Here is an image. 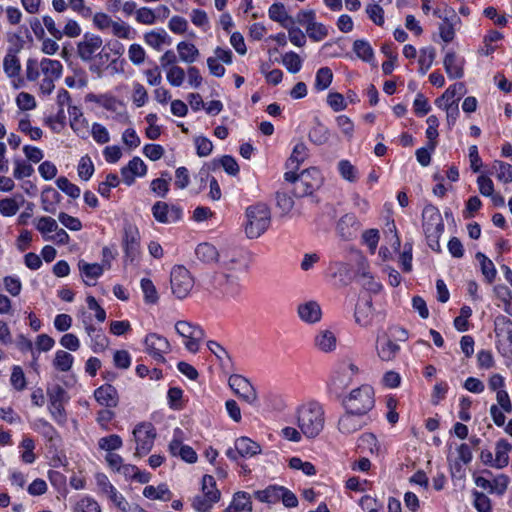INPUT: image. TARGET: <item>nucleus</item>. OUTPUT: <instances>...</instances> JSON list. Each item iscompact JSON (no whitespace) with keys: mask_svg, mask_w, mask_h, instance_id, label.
<instances>
[{"mask_svg":"<svg viewBox=\"0 0 512 512\" xmlns=\"http://www.w3.org/2000/svg\"><path fill=\"white\" fill-rule=\"evenodd\" d=\"M154 218L164 224L175 223L183 216V211L175 205H168L165 202H156L152 207Z\"/></svg>","mask_w":512,"mask_h":512,"instance_id":"obj_16","label":"nucleus"},{"mask_svg":"<svg viewBox=\"0 0 512 512\" xmlns=\"http://www.w3.org/2000/svg\"><path fill=\"white\" fill-rule=\"evenodd\" d=\"M147 173V166L139 157H133L129 163L121 169V176L125 184L130 186L136 177H143Z\"/></svg>","mask_w":512,"mask_h":512,"instance_id":"obj_21","label":"nucleus"},{"mask_svg":"<svg viewBox=\"0 0 512 512\" xmlns=\"http://www.w3.org/2000/svg\"><path fill=\"white\" fill-rule=\"evenodd\" d=\"M143 496L151 500L169 501L172 493L166 484H160L157 487L148 485L143 489Z\"/></svg>","mask_w":512,"mask_h":512,"instance_id":"obj_43","label":"nucleus"},{"mask_svg":"<svg viewBox=\"0 0 512 512\" xmlns=\"http://www.w3.org/2000/svg\"><path fill=\"white\" fill-rule=\"evenodd\" d=\"M337 169L341 177L348 182H356L359 178L357 168L349 160H340Z\"/></svg>","mask_w":512,"mask_h":512,"instance_id":"obj_49","label":"nucleus"},{"mask_svg":"<svg viewBox=\"0 0 512 512\" xmlns=\"http://www.w3.org/2000/svg\"><path fill=\"white\" fill-rule=\"evenodd\" d=\"M63 73V65L59 60L42 58H28L25 64L26 79L30 82L38 81L39 93L50 95L55 89V82Z\"/></svg>","mask_w":512,"mask_h":512,"instance_id":"obj_2","label":"nucleus"},{"mask_svg":"<svg viewBox=\"0 0 512 512\" xmlns=\"http://www.w3.org/2000/svg\"><path fill=\"white\" fill-rule=\"evenodd\" d=\"M19 448H21L23 450V452L21 453V456H20L22 462H24L25 464H32L35 462V460H36V455L34 453L35 442L31 437L24 436L19 445Z\"/></svg>","mask_w":512,"mask_h":512,"instance_id":"obj_51","label":"nucleus"},{"mask_svg":"<svg viewBox=\"0 0 512 512\" xmlns=\"http://www.w3.org/2000/svg\"><path fill=\"white\" fill-rule=\"evenodd\" d=\"M229 386L243 401L254 404L257 400V393L251 383L241 375H231Z\"/></svg>","mask_w":512,"mask_h":512,"instance_id":"obj_15","label":"nucleus"},{"mask_svg":"<svg viewBox=\"0 0 512 512\" xmlns=\"http://www.w3.org/2000/svg\"><path fill=\"white\" fill-rule=\"evenodd\" d=\"M474 497L473 506L478 512H488L492 510V504L490 498L483 492L477 490L472 493Z\"/></svg>","mask_w":512,"mask_h":512,"instance_id":"obj_63","label":"nucleus"},{"mask_svg":"<svg viewBox=\"0 0 512 512\" xmlns=\"http://www.w3.org/2000/svg\"><path fill=\"white\" fill-rule=\"evenodd\" d=\"M353 51L365 62H371L374 58V52L369 42L366 40H356L353 43Z\"/></svg>","mask_w":512,"mask_h":512,"instance_id":"obj_55","label":"nucleus"},{"mask_svg":"<svg viewBox=\"0 0 512 512\" xmlns=\"http://www.w3.org/2000/svg\"><path fill=\"white\" fill-rule=\"evenodd\" d=\"M34 226L42 235L43 239L48 241V238L52 235L51 233L57 230L58 223L50 216H41L34 219Z\"/></svg>","mask_w":512,"mask_h":512,"instance_id":"obj_40","label":"nucleus"},{"mask_svg":"<svg viewBox=\"0 0 512 512\" xmlns=\"http://www.w3.org/2000/svg\"><path fill=\"white\" fill-rule=\"evenodd\" d=\"M110 32L115 37L127 40L133 39L135 35L133 28L129 24L121 20L114 21Z\"/></svg>","mask_w":512,"mask_h":512,"instance_id":"obj_57","label":"nucleus"},{"mask_svg":"<svg viewBox=\"0 0 512 512\" xmlns=\"http://www.w3.org/2000/svg\"><path fill=\"white\" fill-rule=\"evenodd\" d=\"M332 80V70L329 67H321L316 72L314 88L317 91H324L331 85Z\"/></svg>","mask_w":512,"mask_h":512,"instance_id":"obj_48","label":"nucleus"},{"mask_svg":"<svg viewBox=\"0 0 512 512\" xmlns=\"http://www.w3.org/2000/svg\"><path fill=\"white\" fill-rule=\"evenodd\" d=\"M309 140L316 145H324L330 138L329 129L323 124H316L309 131Z\"/></svg>","mask_w":512,"mask_h":512,"instance_id":"obj_50","label":"nucleus"},{"mask_svg":"<svg viewBox=\"0 0 512 512\" xmlns=\"http://www.w3.org/2000/svg\"><path fill=\"white\" fill-rule=\"evenodd\" d=\"M252 511L251 496L249 493L239 491L234 494L232 502L225 509V512H243Z\"/></svg>","mask_w":512,"mask_h":512,"instance_id":"obj_36","label":"nucleus"},{"mask_svg":"<svg viewBox=\"0 0 512 512\" xmlns=\"http://www.w3.org/2000/svg\"><path fill=\"white\" fill-rule=\"evenodd\" d=\"M18 130L26 134L31 140H39L43 135V131L39 127L31 125L28 115H23L18 122Z\"/></svg>","mask_w":512,"mask_h":512,"instance_id":"obj_47","label":"nucleus"},{"mask_svg":"<svg viewBox=\"0 0 512 512\" xmlns=\"http://www.w3.org/2000/svg\"><path fill=\"white\" fill-rule=\"evenodd\" d=\"M175 330L183 338V343L190 352L198 351L199 342L204 337V332L199 325L195 322H176Z\"/></svg>","mask_w":512,"mask_h":512,"instance_id":"obj_10","label":"nucleus"},{"mask_svg":"<svg viewBox=\"0 0 512 512\" xmlns=\"http://www.w3.org/2000/svg\"><path fill=\"white\" fill-rule=\"evenodd\" d=\"M297 312L301 320H320L322 317L320 305L316 301L300 304Z\"/></svg>","mask_w":512,"mask_h":512,"instance_id":"obj_41","label":"nucleus"},{"mask_svg":"<svg viewBox=\"0 0 512 512\" xmlns=\"http://www.w3.org/2000/svg\"><path fill=\"white\" fill-rule=\"evenodd\" d=\"M315 346L322 352L328 353L336 349L337 336L336 333L331 329H324L319 331L315 336Z\"/></svg>","mask_w":512,"mask_h":512,"instance_id":"obj_29","label":"nucleus"},{"mask_svg":"<svg viewBox=\"0 0 512 512\" xmlns=\"http://www.w3.org/2000/svg\"><path fill=\"white\" fill-rule=\"evenodd\" d=\"M268 15L271 20L278 22L284 28H288L289 24H293L292 18L289 16L284 4L274 3L269 7Z\"/></svg>","mask_w":512,"mask_h":512,"instance_id":"obj_42","label":"nucleus"},{"mask_svg":"<svg viewBox=\"0 0 512 512\" xmlns=\"http://www.w3.org/2000/svg\"><path fill=\"white\" fill-rule=\"evenodd\" d=\"M145 346L147 353L158 363L165 361L164 354L170 348L167 339L155 333L146 336Z\"/></svg>","mask_w":512,"mask_h":512,"instance_id":"obj_18","label":"nucleus"},{"mask_svg":"<svg viewBox=\"0 0 512 512\" xmlns=\"http://www.w3.org/2000/svg\"><path fill=\"white\" fill-rule=\"evenodd\" d=\"M96 401L105 407L113 408L118 405L119 396L115 387L110 384H105L98 387L94 391Z\"/></svg>","mask_w":512,"mask_h":512,"instance_id":"obj_26","label":"nucleus"},{"mask_svg":"<svg viewBox=\"0 0 512 512\" xmlns=\"http://www.w3.org/2000/svg\"><path fill=\"white\" fill-rule=\"evenodd\" d=\"M376 350L382 361H392L400 350V346L389 337L380 334L377 337Z\"/></svg>","mask_w":512,"mask_h":512,"instance_id":"obj_25","label":"nucleus"},{"mask_svg":"<svg viewBox=\"0 0 512 512\" xmlns=\"http://www.w3.org/2000/svg\"><path fill=\"white\" fill-rule=\"evenodd\" d=\"M281 486L271 485L264 490H258L254 493L256 499L260 502L273 504L280 500Z\"/></svg>","mask_w":512,"mask_h":512,"instance_id":"obj_46","label":"nucleus"},{"mask_svg":"<svg viewBox=\"0 0 512 512\" xmlns=\"http://www.w3.org/2000/svg\"><path fill=\"white\" fill-rule=\"evenodd\" d=\"M170 284L172 293L178 298L183 299L189 295L194 280L187 268L184 266H175L171 270Z\"/></svg>","mask_w":512,"mask_h":512,"instance_id":"obj_8","label":"nucleus"},{"mask_svg":"<svg viewBox=\"0 0 512 512\" xmlns=\"http://www.w3.org/2000/svg\"><path fill=\"white\" fill-rule=\"evenodd\" d=\"M3 70L8 78L11 79L14 88H19L22 84L20 79L21 63L15 51H9L3 59Z\"/></svg>","mask_w":512,"mask_h":512,"instance_id":"obj_20","label":"nucleus"},{"mask_svg":"<svg viewBox=\"0 0 512 512\" xmlns=\"http://www.w3.org/2000/svg\"><path fill=\"white\" fill-rule=\"evenodd\" d=\"M271 213L267 205L258 203L246 209L245 234L249 239L259 238L269 228Z\"/></svg>","mask_w":512,"mask_h":512,"instance_id":"obj_4","label":"nucleus"},{"mask_svg":"<svg viewBox=\"0 0 512 512\" xmlns=\"http://www.w3.org/2000/svg\"><path fill=\"white\" fill-rule=\"evenodd\" d=\"M135 20L139 24L153 25L157 22V15L156 12L149 7H140L136 12Z\"/></svg>","mask_w":512,"mask_h":512,"instance_id":"obj_62","label":"nucleus"},{"mask_svg":"<svg viewBox=\"0 0 512 512\" xmlns=\"http://www.w3.org/2000/svg\"><path fill=\"white\" fill-rule=\"evenodd\" d=\"M32 429L41 434L47 441L54 442L59 438L57 430L45 419H36L32 425Z\"/></svg>","mask_w":512,"mask_h":512,"instance_id":"obj_44","label":"nucleus"},{"mask_svg":"<svg viewBox=\"0 0 512 512\" xmlns=\"http://www.w3.org/2000/svg\"><path fill=\"white\" fill-rule=\"evenodd\" d=\"M123 441L122 438L117 434H111L106 437H102L98 440V447L101 450L112 453L115 450H118L122 447Z\"/></svg>","mask_w":512,"mask_h":512,"instance_id":"obj_56","label":"nucleus"},{"mask_svg":"<svg viewBox=\"0 0 512 512\" xmlns=\"http://www.w3.org/2000/svg\"><path fill=\"white\" fill-rule=\"evenodd\" d=\"M235 446L241 457L250 458L261 452L260 445L248 437H240L235 440Z\"/></svg>","mask_w":512,"mask_h":512,"instance_id":"obj_38","label":"nucleus"},{"mask_svg":"<svg viewBox=\"0 0 512 512\" xmlns=\"http://www.w3.org/2000/svg\"><path fill=\"white\" fill-rule=\"evenodd\" d=\"M433 14L444 20V22L439 26L441 39L446 43L451 42L455 37V23L459 21L455 12L452 9H445V15H443L439 9H436L433 11Z\"/></svg>","mask_w":512,"mask_h":512,"instance_id":"obj_19","label":"nucleus"},{"mask_svg":"<svg viewBox=\"0 0 512 512\" xmlns=\"http://www.w3.org/2000/svg\"><path fill=\"white\" fill-rule=\"evenodd\" d=\"M85 102L87 103H95L103 109L115 113L119 120L126 119L127 115L125 111L122 113L120 110H124V106L121 101H119L113 94L111 93H88L85 96Z\"/></svg>","mask_w":512,"mask_h":512,"instance_id":"obj_12","label":"nucleus"},{"mask_svg":"<svg viewBox=\"0 0 512 512\" xmlns=\"http://www.w3.org/2000/svg\"><path fill=\"white\" fill-rule=\"evenodd\" d=\"M512 445L506 439H499L495 445V468L503 469L509 464Z\"/></svg>","mask_w":512,"mask_h":512,"instance_id":"obj_35","label":"nucleus"},{"mask_svg":"<svg viewBox=\"0 0 512 512\" xmlns=\"http://www.w3.org/2000/svg\"><path fill=\"white\" fill-rule=\"evenodd\" d=\"M249 270L248 259L244 252L235 249L221 250L218 272L207 286L215 297L238 298L243 292L241 276Z\"/></svg>","mask_w":512,"mask_h":512,"instance_id":"obj_1","label":"nucleus"},{"mask_svg":"<svg viewBox=\"0 0 512 512\" xmlns=\"http://www.w3.org/2000/svg\"><path fill=\"white\" fill-rule=\"evenodd\" d=\"M73 512H101V507L94 498L84 496L76 502Z\"/></svg>","mask_w":512,"mask_h":512,"instance_id":"obj_59","label":"nucleus"},{"mask_svg":"<svg viewBox=\"0 0 512 512\" xmlns=\"http://www.w3.org/2000/svg\"><path fill=\"white\" fill-rule=\"evenodd\" d=\"M68 115L71 129L81 138L88 135V121L83 116L81 109L77 106L70 105L68 107Z\"/></svg>","mask_w":512,"mask_h":512,"instance_id":"obj_22","label":"nucleus"},{"mask_svg":"<svg viewBox=\"0 0 512 512\" xmlns=\"http://www.w3.org/2000/svg\"><path fill=\"white\" fill-rule=\"evenodd\" d=\"M476 259L479 262L481 272L488 283H492L497 275L494 263L483 253L478 252Z\"/></svg>","mask_w":512,"mask_h":512,"instance_id":"obj_45","label":"nucleus"},{"mask_svg":"<svg viewBox=\"0 0 512 512\" xmlns=\"http://www.w3.org/2000/svg\"><path fill=\"white\" fill-rule=\"evenodd\" d=\"M489 173L503 183H512V165L501 160H494L491 164Z\"/></svg>","mask_w":512,"mask_h":512,"instance_id":"obj_33","label":"nucleus"},{"mask_svg":"<svg viewBox=\"0 0 512 512\" xmlns=\"http://www.w3.org/2000/svg\"><path fill=\"white\" fill-rule=\"evenodd\" d=\"M86 331L91 339V348L95 353L102 352L108 347V338L101 329L89 324L86 326Z\"/></svg>","mask_w":512,"mask_h":512,"instance_id":"obj_34","label":"nucleus"},{"mask_svg":"<svg viewBox=\"0 0 512 512\" xmlns=\"http://www.w3.org/2000/svg\"><path fill=\"white\" fill-rule=\"evenodd\" d=\"M298 427L307 438H315L324 428L323 407L317 402H310L298 409Z\"/></svg>","mask_w":512,"mask_h":512,"instance_id":"obj_3","label":"nucleus"},{"mask_svg":"<svg viewBox=\"0 0 512 512\" xmlns=\"http://www.w3.org/2000/svg\"><path fill=\"white\" fill-rule=\"evenodd\" d=\"M61 201L60 193L51 186H47L41 193V207L43 211L54 214L57 211L58 204Z\"/></svg>","mask_w":512,"mask_h":512,"instance_id":"obj_28","label":"nucleus"},{"mask_svg":"<svg viewBox=\"0 0 512 512\" xmlns=\"http://www.w3.org/2000/svg\"><path fill=\"white\" fill-rule=\"evenodd\" d=\"M176 49L179 55V60L184 63H194L200 55L198 48L193 43L187 41L179 42Z\"/></svg>","mask_w":512,"mask_h":512,"instance_id":"obj_39","label":"nucleus"},{"mask_svg":"<svg viewBox=\"0 0 512 512\" xmlns=\"http://www.w3.org/2000/svg\"><path fill=\"white\" fill-rule=\"evenodd\" d=\"M323 182L322 172L316 167H310L299 174V179L296 181L293 193L296 197L311 195L323 185Z\"/></svg>","mask_w":512,"mask_h":512,"instance_id":"obj_7","label":"nucleus"},{"mask_svg":"<svg viewBox=\"0 0 512 512\" xmlns=\"http://www.w3.org/2000/svg\"><path fill=\"white\" fill-rule=\"evenodd\" d=\"M64 394L65 391L57 387L55 393L50 395L49 411L58 424H64L66 422V414L62 404Z\"/></svg>","mask_w":512,"mask_h":512,"instance_id":"obj_27","label":"nucleus"},{"mask_svg":"<svg viewBox=\"0 0 512 512\" xmlns=\"http://www.w3.org/2000/svg\"><path fill=\"white\" fill-rule=\"evenodd\" d=\"M144 41L151 48L160 51L164 45L171 43V38L164 29H156L146 32Z\"/></svg>","mask_w":512,"mask_h":512,"instance_id":"obj_31","label":"nucleus"},{"mask_svg":"<svg viewBox=\"0 0 512 512\" xmlns=\"http://www.w3.org/2000/svg\"><path fill=\"white\" fill-rule=\"evenodd\" d=\"M282 64L290 73L296 74L301 70L303 60L294 51H289L282 56Z\"/></svg>","mask_w":512,"mask_h":512,"instance_id":"obj_52","label":"nucleus"},{"mask_svg":"<svg viewBox=\"0 0 512 512\" xmlns=\"http://www.w3.org/2000/svg\"><path fill=\"white\" fill-rule=\"evenodd\" d=\"M79 270L87 285H92L103 274V266L98 263H87L83 260L78 263Z\"/></svg>","mask_w":512,"mask_h":512,"instance_id":"obj_32","label":"nucleus"},{"mask_svg":"<svg viewBox=\"0 0 512 512\" xmlns=\"http://www.w3.org/2000/svg\"><path fill=\"white\" fill-rule=\"evenodd\" d=\"M184 432L180 428H175L173 431V438L169 443L168 450L174 457H180L187 463H195L197 461V454L194 449L183 442Z\"/></svg>","mask_w":512,"mask_h":512,"instance_id":"obj_13","label":"nucleus"},{"mask_svg":"<svg viewBox=\"0 0 512 512\" xmlns=\"http://www.w3.org/2000/svg\"><path fill=\"white\" fill-rule=\"evenodd\" d=\"M358 447L369 451L371 454L379 452V444L377 438L372 433H364L358 439Z\"/></svg>","mask_w":512,"mask_h":512,"instance_id":"obj_61","label":"nucleus"},{"mask_svg":"<svg viewBox=\"0 0 512 512\" xmlns=\"http://www.w3.org/2000/svg\"><path fill=\"white\" fill-rule=\"evenodd\" d=\"M427 129H426V137L428 139V143L431 149H435L437 146V137H438V126L439 120L435 115H430L427 118Z\"/></svg>","mask_w":512,"mask_h":512,"instance_id":"obj_58","label":"nucleus"},{"mask_svg":"<svg viewBox=\"0 0 512 512\" xmlns=\"http://www.w3.org/2000/svg\"><path fill=\"white\" fill-rule=\"evenodd\" d=\"M345 409L369 415L375 405L374 390L370 385H362L352 390L343 400Z\"/></svg>","mask_w":512,"mask_h":512,"instance_id":"obj_5","label":"nucleus"},{"mask_svg":"<svg viewBox=\"0 0 512 512\" xmlns=\"http://www.w3.org/2000/svg\"><path fill=\"white\" fill-rule=\"evenodd\" d=\"M215 503L217 502L212 501L208 496L203 494L195 495L192 498V507L197 512H209Z\"/></svg>","mask_w":512,"mask_h":512,"instance_id":"obj_64","label":"nucleus"},{"mask_svg":"<svg viewBox=\"0 0 512 512\" xmlns=\"http://www.w3.org/2000/svg\"><path fill=\"white\" fill-rule=\"evenodd\" d=\"M133 438L136 443L135 456L141 457L148 454L153 448L156 438V430L151 423L143 422L133 430Z\"/></svg>","mask_w":512,"mask_h":512,"instance_id":"obj_9","label":"nucleus"},{"mask_svg":"<svg viewBox=\"0 0 512 512\" xmlns=\"http://www.w3.org/2000/svg\"><path fill=\"white\" fill-rule=\"evenodd\" d=\"M424 233L444 232V223L437 207L427 204L422 211Z\"/></svg>","mask_w":512,"mask_h":512,"instance_id":"obj_17","label":"nucleus"},{"mask_svg":"<svg viewBox=\"0 0 512 512\" xmlns=\"http://www.w3.org/2000/svg\"><path fill=\"white\" fill-rule=\"evenodd\" d=\"M302 16L308 17L306 33L311 40L319 42L328 36V28L324 24L315 21L313 11H302Z\"/></svg>","mask_w":512,"mask_h":512,"instance_id":"obj_23","label":"nucleus"},{"mask_svg":"<svg viewBox=\"0 0 512 512\" xmlns=\"http://www.w3.org/2000/svg\"><path fill=\"white\" fill-rule=\"evenodd\" d=\"M309 149L302 141L297 142L292 150V153L287 161V167L297 170L302 163L308 158Z\"/></svg>","mask_w":512,"mask_h":512,"instance_id":"obj_37","label":"nucleus"},{"mask_svg":"<svg viewBox=\"0 0 512 512\" xmlns=\"http://www.w3.org/2000/svg\"><path fill=\"white\" fill-rule=\"evenodd\" d=\"M195 254L197 259L205 264H218L220 260L221 251H218L214 245L207 242H203L197 245L195 249Z\"/></svg>","mask_w":512,"mask_h":512,"instance_id":"obj_30","label":"nucleus"},{"mask_svg":"<svg viewBox=\"0 0 512 512\" xmlns=\"http://www.w3.org/2000/svg\"><path fill=\"white\" fill-rule=\"evenodd\" d=\"M208 496L212 501L218 502L220 499V491L216 488V481L211 475H204L202 478V493Z\"/></svg>","mask_w":512,"mask_h":512,"instance_id":"obj_53","label":"nucleus"},{"mask_svg":"<svg viewBox=\"0 0 512 512\" xmlns=\"http://www.w3.org/2000/svg\"><path fill=\"white\" fill-rule=\"evenodd\" d=\"M103 40L100 36L92 33H85L77 44V54L82 61H91L101 49Z\"/></svg>","mask_w":512,"mask_h":512,"instance_id":"obj_14","label":"nucleus"},{"mask_svg":"<svg viewBox=\"0 0 512 512\" xmlns=\"http://www.w3.org/2000/svg\"><path fill=\"white\" fill-rule=\"evenodd\" d=\"M122 248L125 263L137 264L141 255V237L138 227L131 222H125L123 226Z\"/></svg>","mask_w":512,"mask_h":512,"instance_id":"obj_6","label":"nucleus"},{"mask_svg":"<svg viewBox=\"0 0 512 512\" xmlns=\"http://www.w3.org/2000/svg\"><path fill=\"white\" fill-rule=\"evenodd\" d=\"M166 78L173 87H180L185 80V71L180 66H172L166 69Z\"/></svg>","mask_w":512,"mask_h":512,"instance_id":"obj_60","label":"nucleus"},{"mask_svg":"<svg viewBox=\"0 0 512 512\" xmlns=\"http://www.w3.org/2000/svg\"><path fill=\"white\" fill-rule=\"evenodd\" d=\"M73 361L74 357L70 353L64 350H58L55 353L53 365L57 370L67 372L71 369Z\"/></svg>","mask_w":512,"mask_h":512,"instance_id":"obj_54","label":"nucleus"},{"mask_svg":"<svg viewBox=\"0 0 512 512\" xmlns=\"http://www.w3.org/2000/svg\"><path fill=\"white\" fill-rule=\"evenodd\" d=\"M465 60L463 57L458 56L455 52L449 51L444 57V68L450 79H459L464 75Z\"/></svg>","mask_w":512,"mask_h":512,"instance_id":"obj_24","label":"nucleus"},{"mask_svg":"<svg viewBox=\"0 0 512 512\" xmlns=\"http://www.w3.org/2000/svg\"><path fill=\"white\" fill-rule=\"evenodd\" d=\"M346 412L338 420V430L345 435H349L361 430L371 422L370 415H364L359 412Z\"/></svg>","mask_w":512,"mask_h":512,"instance_id":"obj_11","label":"nucleus"}]
</instances>
